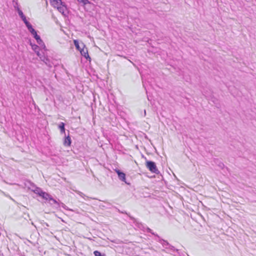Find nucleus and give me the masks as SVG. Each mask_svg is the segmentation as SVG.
I'll use <instances>...</instances> for the list:
<instances>
[{
  "instance_id": "nucleus-5",
  "label": "nucleus",
  "mask_w": 256,
  "mask_h": 256,
  "mask_svg": "<svg viewBox=\"0 0 256 256\" xmlns=\"http://www.w3.org/2000/svg\"><path fill=\"white\" fill-rule=\"evenodd\" d=\"M82 46H83V48L80 50L81 54L87 60L90 59V58L88 55V50L87 48H84L85 46L82 43Z\"/></svg>"
},
{
  "instance_id": "nucleus-15",
  "label": "nucleus",
  "mask_w": 256,
  "mask_h": 256,
  "mask_svg": "<svg viewBox=\"0 0 256 256\" xmlns=\"http://www.w3.org/2000/svg\"><path fill=\"white\" fill-rule=\"evenodd\" d=\"M74 46L76 47V49H78V50H80L82 49L80 48V47L79 45L78 42L77 40H74Z\"/></svg>"
},
{
  "instance_id": "nucleus-7",
  "label": "nucleus",
  "mask_w": 256,
  "mask_h": 256,
  "mask_svg": "<svg viewBox=\"0 0 256 256\" xmlns=\"http://www.w3.org/2000/svg\"><path fill=\"white\" fill-rule=\"evenodd\" d=\"M25 186L32 191V189H34L36 187V185L30 181H27L25 183Z\"/></svg>"
},
{
  "instance_id": "nucleus-10",
  "label": "nucleus",
  "mask_w": 256,
  "mask_h": 256,
  "mask_svg": "<svg viewBox=\"0 0 256 256\" xmlns=\"http://www.w3.org/2000/svg\"><path fill=\"white\" fill-rule=\"evenodd\" d=\"M25 24L26 25L28 29L30 31V32H34V28H33L31 24L28 22H25Z\"/></svg>"
},
{
  "instance_id": "nucleus-17",
  "label": "nucleus",
  "mask_w": 256,
  "mask_h": 256,
  "mask_svg": "<svg viewBox=\"0 0 256 256\" xmlns=\"http://www.w3.org/2000/svg\"><path fill=\"white\" fill-rule=\"evenodd\" d=\"M146 231H147V232H150V233H151V234H153V235H154V236H157L159 238V236H158V235L156 234L154 232H152V230H151L150 228H146Z\"/></svg>"
},
{
  "instance_id": "nucleus-2",
  "label": "nucleus",
  "mask_w": 256,
  "mask_h": 256,
  "mask_svg": "<svg viewBox=\"0 0 256 256\" xmlns=\"http://www.w3.org/2000/svg\"><path fill=\"white\" fill-rule=\"evenodd\" d=\"M146 166L152 172L157 174H158L159 171L157 168L154 162L152 161H146Z\"/></svg>"
},
{
  "instance_id": "nucleus-9",
  "label": "nucleus",
  "mask_w": 256,
  "mask_h": 256,
  "mask_svg": "<svg viewBox=\"0 0 256 256\" xmlns=\"http://www.w3.org/2000/svg\"><path fill=\"white\" fill-rule=\"evenodd\" d=\"M17 10L19 16H20L24 23H25V22H27L28 20H26V17L24 14L18 8H17Z\"/></svg>"
},
{
  "instance_id": "nucleus-14",
  "label": "nucleus",
  "mask_w": 256,
  "mask_h": 256,
  "mask_svg": "<svg viewBox=\"0 0 256 256\" xmlns=\"http://www.w3.org/2000/svg\"><path fill=\"white\" fill-rule=\"evenodd\" d=\"M32 48L36 52V54L38 56H40V52L38 50V46L36 44L32 45Z\"/></svg>"
},
{
  "instance_id": "nucleus-13",
  "label": "nucleus",
  "mask_w": 256,
  "mask_h": 256,
  "mask_svg": "<svg viewBox=\"0 0 256 256\" xmlns=\"http://www.w3.org/2000/svg\"><path fill=\"white\" fill-rule=\"evenodd\" d=\"M58 128L62 134L65 133L64 124V122H61Z\"/></svg>"
},
{
  "instance_id": "nucleus-23",
  "label": "nucleus",
  "mask_w": 256,
  "mask_h": 256,
  "mask_svg": "<svg viewBox=\"0 0 256 256\" xmlns=\"http://www.w3.org/2000/svg\"><path fill=\"white\" fill-rule=\"evenodd\" d=\"M217 162H218V160H216L215 161L216 163H217Z\"/></svg>"
},
{
  "instance_id": "nucleus-21",
  "label": "nucleus",
  "mask_w": 256,
  "mask_h": 256,
  "mask_svg": "<svg viewBox=\"0 0 256 256\" xmlns=\"http://www.w3.org/2000/svg\"><path fill=\"white\" fill-rule=\"evenodd\" d=\"M76 192L77 194H78L80 196H81L82 197H84L85 196V195L82 193V192H80V191H76Z\"/></svg>"
},
{
  "instance_id": "nucleus-24",
  "label": "nucleus",
  "mask_w": 256,
  "mask_h": 256,
  "mask_svg": "<svg viewBox=\"0 0 256 256\" xmlns=\"http://www.w3.org/2000/svg\"><path fill=\"white\" fill-rule=\"evenodd\" d=\"M62 206L64 207V204H62Z\"/></svg>"
},
{
  "instance_id": "nucleus-16",
  "label": "nucleus",
  "mask_w": 256,
  "mask_h": 256,
  "mask_svg": "<svg viewBox=\"0 0 256 256\" xmlns=\"http://www.w3.org/2000/svg\"><path fill=\"white\" fill-rule=\"evenodd\" d=\"M30 32L34 36V37L35 38V39L39 36L37 34L35 30L34 29V32Z\"/></svg>"
},
{
  "instance_id": "nucleus-19",
  "label": "nucleus",
  "mask_w": 256,
  "mask_h": 256,
  "mask_svg": "<svg viewBox=\"0 0 256 256\" xmlns=\"http://www.w3.org/2000/svg\"><path fill=\"white\" fill-rule=\"evenodd\" d=\"M79 2H82L84 4H86L89 3V1L88 0H78Z\"/></svg>"
},
{
  "instance_id": "nucleus-3",
  "label": "nucleus",
  "mask_w": 256,
  "mask_h": 256,
  "mask_svg": "<svg viewBox=\"0 0 256 256\" xmlns=\"http://www.w3.org/2000/svg\"><path fill=\"white\" fill-rule=\"evenodd\" d=\"M44 199H45L46 200H48L50 205H55V206L56 208H58L60 206V204L58 202L56 201V200L54 199L52 196L48 194V193L47 194H45V197Z\"/></svg>"
},
{
  "instance_id": "nucleus-4",
  "label": "nucleus",
  "mask_w": 256,
  "mask_h": 256,
  "mask_svg": "<svg viewBox=\"0 0 256 256\" xmlns=\"http://www.w3.org/2000/svg\"><path fill=\"white\" fill-rule=\"evenodd\" d=\"M32 192H34L35 194H38L40 196H42L43 198L45 197V194H47L48 193L43 192L41 188L36 186L34 189H32Z\"/></svg>"
},
{
  "instance_id": "nucleus-12",
  "label": "nucleus",
  "mask_w": 256,
  "mask_h": 256,
  "mask_svg": "<svg viewBox=\"0 0 256 256\" xmlns=\"http://www.w3.org/2000/svg\"><path fill=\"white\" fill-rule=\"evenodd\" d=\"M36 42L37 43L41 46H43L44 48H45V46L44 44V42H42V40H41L40 36H39L37 38H36Z\"/></svg>"
},
{
  "instance_id": "nucleus-11",
  "label": "nucleus",
  "mask_w": 256,
  "mask_h": 256,
  "mask_svg": "<svg viewBox=\"0 0 256 256\" xmlns=\"http://www.w3.org/2000/svg\"><path fill=\"white\" fill-rule=\"evenodd\" d=\"M160 240L163 242L162 243V244L163 245V246H166V248H167L166 246H169L171 250H173L174 248V247L172 246H170V244H168V242L167 241H166V240Z\"/></svg>"
},
{
  "instance_id": "nucleus-18",
  "label": "nucleus",
  "mask_w": 256,
  "mask_h": 256,
  "mask_svg": "<svg viewBox=\"0 0 256 256\" xmlns=\"http://www.w3.org/2000/svg\"><path fill=\"white\" fill-rule=\"evenodd\" d=\"M94 254L95 256H104V255H102L100 252L97 250L94 252Z\"/></svg>"
},
{
  "instance_id": "nucleus-8",
  "label": "nucleus",
  "mask_w": 256,
  "mask_h": 256,
  "mask_svg": "<svg viewBox=\"0 0 256 256\" xmlns=\"http://www.w3.org/2000/svg\"><path fill=\"white\" fill-rule=\"evenodd\" d=\"M71 144V139L69 136H65L64 140V146H70Z\"/></svg>"
},
{
  "instance_id": "nucleus-6",
  "label": "nucleus",
  "mask_w": 256,
  "mask_h": 256,
  "mask_svg": "<svg viewBox=\"0 0 256 256\" xmlns=\"http://www.w3.org/2000/svg\"><path fill=\"white\" fill-rule=\"evenodd\" d=\"M116 172H117L118 178L122 181L125 182L126 184H128L126 181V174L124 172H120V170H116Z\"/></svg>"
},
{
  "instance_id": "nucleus-22",
  "label": "nucleus",
  "mask_w": 256,
  "mask_h": 256,
  "mask_svg": "<svg viewBox=\"0 0 256 256\" xmlns=\"http://www.w3.org/2000/svg\"><path fill=\"white\" fill-rule=\"evenodd\" d=\"M44 224H46V226H48V224H47V223H45Z\"/></svg>"
},
{
  "instance_id": "nucleus-20",
  "label": "nucleus",
  "mask_w": 256,
  "mask_h": 256,
  "mask_svg": "<svg viewBox=\"0 0 256 256\" xmlns=\"http://www.w3.org/2000/svg\"><path fill=\"white\" fill-rule=\"evenodd\" d=\"M218 166L222 169L224 168V164L222 162H218Z\"/></svg>"
},
{
  "instance_id": "nucleus-1",
  "label": "nucleus",
  "mask_w": 256,
  "mask_h": 256,
  "mask_svg": "<svg viewBox=\"0 0 256 256\" xmlns=\"http://www.w3.org/2000/svg\"><path fill=\"white\" fill-rule=\"evenodd\" d=\"M50 2L54 8H56L60 12L64 14L66 10V7L62 0H50Z\"/></svg>"
}]
</instances>
